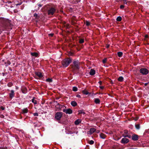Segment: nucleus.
Listing matches in <instances>:
<instances>
[{"mask_svg": "<svg viewBox=\"0 0 149 149\" xmlns=\"http://www.w3.org/2000/svg\"><path fill=\"white\" fill-rule=\"evenodd\" d=\"M71 60L70 58H68L64 59L62 62L63 65L64 67H67L71 63Z\"/></svg>", "mask_w": 149, "mask_h": 149, "instance_id": "1", "label": "nucleus"}, {"mask_svg": "<svg viewBox=\"0 0 149 149\" xmlns=\"http://www.w3.org/2000/svg\"><path fill=\"white\" fill-rule=\"evenodd\" d=\"M79 63L78 61H74L73 63V65L72 67L73 69L76 70L79 68Z\"/></svg>", "mask_w": 149, "mask_h": 149, "instance_id": "2", "label": "nucleus"}, {"mask_svg": "<svg viewBox=\"0 0 149 149\" xmlns=\"http://www.w3.org/2000/svg\"><path fill=\"white\" fill-rule=\"evenodd\" d=\"M140 72L143 74L146 75L147 74L148 72V70L146 68H141L140 70Z\"/></svg>", "mask_w": 149, "mask_h": 149, "instance_id": "3", "label": "nucleus"}, {"mask_svg": "<svg viewBox=\"0 0 149 149\" xmlns=\"http://www.w3.org/2000/svg\"><path fill=\"white\" fill-rule=\"evenodd\" d=\"M56 11V9L53 8H50L48 10V14L49 15H53Z\"/></svg>", "mask_w": 149, "mask_h": 149, "instance_id": "4", "label": "nucleus"}, {"mask_svg": "<svg viewBox=\"0 0 149 149\" xmlns=\"http://www.w3.org/2000/svg\"><path fill=\"white\" fill-rule=\"evenodd\" d=\"M62 116V114L61 112H57L56 113L55 116V118L58 120H60Z\"/></svg>", "mask_w": 149, "mask_h": 149, "instance_id": "5", "label": "nucleus"}, {"mask_svg": "<svg viewBox=\"0 0 149 149\" xmlns=\"http://www.w3.org/2000/svg\"><path fill=\"white\" fill-rule=\"evenodd\" d=\"M63 111L66 113H68L69 114H71L72 112V111L70 109H64L63 110Z\"/></svg>", "mask_w": 149, "mask_h": 149, "instance_id": "6", "label": "nucleus"}, {"mask_svg": "<svg viewBox=\"0 0 149 149\" xmlns=\"http://www.w3.org/2000/svg\"><path fill=\"white\" fill-rule=\"evenodd\" d=\"M129 141V140L125 138H123L121 140V143H127Z\"/></svg>", "mask_w": 149, "mask_h": 149, "instance_id": "7", "label": "nucleus"}, {"mask_svg": "<svg viewBox=\"0 0 149 149\" xmlns=\"http://www.w3.org/2000/svg\"><path fill=\"white\" fill-rule=\"evenodd\" d=\"M36 76L40 78H41L43 77L42 73L40 72H36L35 73Z\"/></svg>", "mask_w": 149, "mask_h": 149, "instance_id": "8", "label": "nucleus"}, {"mask_svg": "<svg viewBox=\"0 0 149 149\" xmlns=\"http://www.w3.org/2000/svg\"><path fill=\"white\" fill-rule=\"evenodd\" d=\"M132 139L133 140L136 141L138 139V135H133L132 136Z\"/></svg>", "mask_w": 149, "mask_h": 149, "instance_id": "9", "label": "nucleus"}, {"mask_svg": "<svg viewBox=\"0 0 149 149\" xmlns=\"http://www.w3.org/2000/svg\"><path fill=\"white\" fill-rule=\"evenodd\" d=\"M96 130L94 128H91L89 131L88 132V133H90V134H91L94 132Z\"/></svg>", "mask_w": 149, "mask_h": 149, "instance_id": "10", "label": "nucleus"}, {"mask_svg": "<svg viewBox=\"0 0 149 149\" xmlns=\"http://www.w3.org/2000/svg\"><path fill=\"white\" fill-rule=\"evenodd\" d=\"M14 92L13 90L11 91V93L9 94L10 97V98H12L14 96Z\"/></svg>", "mask_w": 149, "mask_h": 149, "instance_id": "11", "label": "nucleus"}, {"mask_svg": "<svg viewBox=\"0 0 149 149\" xmlns=\"http://www.w3.org/2000/svg\"><path fill=\"white\" fill-rule=\"evenodd\" d=\"M81 119H77L75 121L74 123L76 125H78L81 123Z\"/></svg>", "mask_w": 149, "mask_h": 149, "instance_id": "12", "label": "nucleus"}, {"mask_svg": "<svg viewBox=\"0 0 149 149\" xmlns=\"http://www.w3.org/2000/svg\"><path fill=\"white\" fill-rule=\"evenodd\" d=\"M90 74L91 75H93L95 74V71L93 69H91L90 72Z\"/></svg>", "mask_w": 149, "mask_h": 149, "instance_id": "13", "label": "nucleus"}, {"mask_svg": "<svg viewBox=\"0 0 149 149\" xmlns=\"http://www.w3.org/2000/svg\"><path fill=\"white\" fill-rule=\"evenodd\" d=\"M71 104L74 107H75L77 105V103L74 101L72 102Z\"/></svg>", "mask_w": 149, "mask_h": 149, "instance_id": "14", "label": "nucleus"}, {"mask_svg": "<svg viewBox=\"0 0 149 149\" xmlns=\"http://www.w3.org/2000/svg\"><path fill=\"white\" fill-rule=\"evenodd\" d=\"M100 136L101 138L104 139L106 137V135L104 134L101 133L100 135Z\"/></svg>", "mask_w": 149, "mask_h": 149, "instance_id": "15", "label": "nucleus"}, {"mask_svg": "<svg viewBox=\"0 0 149 149\" xmlns=\"http://www.w3.org/2000/svg\"><path fill=\"white\" fill-rule=\"evenodd\" d=\"M82 92L85 95H87L89 94L88 91L86 89L83 90L82 91Z\"/></svg>", "mask_w": 149, "mask_h": 149, "instance_id": "16", "label": "nucleus"}, {"mask_svg": "<svg viewBox=\"0 0 149 149\" xmlns=\"http://www.w3.org/2000/svg\"><path fill=\"white\" fill-rule=\"evenodd\" d=\"M94 102L96 104H99L100 103V100L98 98H95V99Z\"/></svg>", "mask_w": 149, "mask_h": 149, "instance_id": "17", "label": "nucleus"}, {"mask_svg": "<svg viewBox=\"0 0 149 149\" xmlns=\"http://www.w3.org/2000/svg\"><path fill=\"white\" fill-rule=\"evenodd\" d=\"M28 112V109L27 108L24 109L22 110L23 113H26Z\"/></svg>", "mask_w": 149, "mask_h": 149, "instance_id": "18", "label": "nucleus"}, {"mask_svg": "<svg viewBox=\"0 0 149 149\" xmlns=\"http://www.w3.org/2000/svg\"><path fill=\"white\" fill-rule=\"evenodd\" d=\"M31 54L32 56H35L36 57L38 55V53L36 52L31 53Z\"/></svg>", "mask_w": 149, "mask_h": 149, "instance_id": "19", "label": "nucleus"}, {"mask_svg": "<svg viewBox=\"0 0 149 149\" xmlns=\"http://www.w3.org/2000/svg\"><path fill=\"white\" fill-rule=\"evenodd\" d=\"M118 80L122 82L123 81V78L122 77H120L118 78Z\"/></svg>", "mask_w": 149, "mask_h": 149, "instance_id": "20", "label": "nucleus"}, {"mask_svg": "<svg viewBox=\"0 0 149 149\" xmlns=\"http://www.w3.org/2000/svg\"><path fill=\"white\" fill-rule=\"evenodd\" d=\"M79 114L83 113V114H85V112L83 110H80L78 111Z\"/></svg>", "mask_w": 149, "mask_h": 149, "instance_id": "21", "label": "nucleus"}, {"mask_svg": "<svg viewBox=\"0 0 149 149\" xmlns=\"http://www.w3.org/2000/svg\"><path fill=\"white\" fill-rule=\"evenodd\" d=\"M123 55L122 52H119L118 53V55L119 57H121Z\"/></svg>", "mask_w": 149, "mask_h": 149, "instance_id": "22", "label": "nucleus"}, {"mask_svg": "<svg viewBox=\"0 0 149 149\" xmlns=\"http://www.w3.org/2000/svg\"><path fill=\"white\" fill-rule=\"evenodd\" d=\"M122 20V18L121 17H118L116 19L117 21L120 22V21Z\"/></svg>", "mask_w": 149, "mask_h": 149, "instance_id": "23", "label": "nucleus"}, {"mask_svg": "<svg viewBox=\"0 0 149 149\" xmlns=\"http://www.w3.org/2000/svg\"><path fill=\"white\" fill-rule=\"evenodd\" d=\"M32 102L34 104H37V101L36 100H35L34 98L32 99Z\"/></svg>", "mask_w": 149, "mask_h": 149, "instance_id": "24", "label": "nucleus"}, {"mask_svg": "<svg viewBox=\"0 0 149 149\" xmlns=\"http://www.w3.org/2000/svg\"><path fill=\"white\" fill-rule=\"evenodd\" d=\"M46 81L48 82H50L52 81V80L51 79L48 78L46 80Z\"/></svg>", "mask_w": 149, "mask_h": 149, "instance_id": "25", "label": "nucleus"}, {"mask_svg": "<svg viewBox=\"0 0 149 149\" xmlns=\"http://www.w3.org/2000/svg\"><path fill=\"white\" fill-rule=\"evenodd\" d=\"M72 90L74 91H76L77 90V88L76 87H73Z\"/></svg>", "mask_w": 149, "mask_h": 149, "instance_id": "26", "label": "nucleus"}, {"mask_svg": "<svg viewBox=\"0 0 149 149\" xmlns=\"http://www.w3.org/2000/svg\"><path fill=\"white\" fill-rule=\"evenodd\" d=\"M85 23L87 26H88L90 25V22L88 21H86V22Z\"/></svg>", "mask_w": 149, "mask_h": 149, "instance_id": "27", "label": "nucleus"}, {"mask_svg": "<svg viewBox=\"0 0 149 149\" xmlns=\"http://www.w3.org/2000/svg\"><path fill=\"white\" fill-rule=\"evenodd\" d=\"M79 42L80 43H82L84 42V40L83 39H80L79 40Z\"/></svg>", "mask_w": 149, "mask_h": 149, "instance_id": "28", "label": "nucleus"}, {"mask_svg": "<svg viewBox=\"0 0 149 149\" xmlns=\"http://www.w3.org/2000/svg\"><path fill=\"white\" fill-rule=\"evenodd\" d=\"M136 127V129H139L140 128L139 125V124H136L135 125Z\"/></svg>", "mask_w": 149, "mask_h": 149, "instance_id": "29", "label": "nucleus"}, {"mask_svg": "<svg viewBox=\"0 0 149 149\" xmlns=\"http://www.w3.org/2000/svg\"><path fill=\"white\" fill-rule=\"evenodd\" d=\"M94 143V141L93 140H91L89 142V143L91 145L93 144Z\"/></svg>", "mask_w": 149, "mask_h": 149, "instance_id": "30", "label": "nucleus"}, {"mask_svg": "<svg viewBox=\"0 0 149 149\" xmlns=\"http://www.w3.org/2000/svg\"><path fill=\"white\" fill-rule=\"evenodd\" d=\"M107 59L105 58L102 60V62L103 63H105L107 61Z\"/></svg>", "mask_w": 149, "mask_h": 149, "instance_id": "31", "label": "nucleus"}, {"mask_svg": "<svg viewBox=\"0 0 149 149\" xmlns=\"http://www.w3.org/2000/svg\"><path fill=\"white\" fill-rule=\"evenodd\" d=\"M33 115L34 116H38V113H33Z\"/></svg>", "mask_w": 149, "mask_h": 149, "instance_id": "32", "label": "nucleus"}, {"mask_svg": "<svg viewBox=\"0 0 149 149\" xmlns=\"http://www.w3.org/2000/svg\"><path fill=\"white\" fill-rule=\"evenodd\" d=\"M73 3H75L76 2H77L79 1L78 0H72Z\"/></svg>", "mask_w": 149, "mask_h": 149, "instance_id": "33", "label": "nucleus"}, {"mask_svg": "<svg viewBox=\"0 0 149 149\" xmlns=\"http://www.w3.org/2000/svg\"><path fill=\"white\" fill-rule=\"evenodd\" d=\"M54 34L53 33H50L49 34V37H52L53 36Z\"/></svg>", "mask_w": 149, "mask_h": 149, "instance_id": "34", "label": "nucleus"}, {"mask_svg": "<svg viewBox=\"0 0 149 149\" xmlns=\"http://www.w3.org/2000/svg\"><path fill=\"white\" fill-rule=\"evenodd\" d=\"M0 149H7L6 147H0Z\"/></svg>", "mask_w": 149, "mask_h": 149, "instance_id": "35", "label": "nucleus"}, {"mask_svg": "<svg viewBox=\"0 0 149 149\" xmlns=\"http://www.w3.org/2000/svg\"><path fill=\"white\" fill-rule=\"evenodd\" d=\"M120 8L121 9H123L124 8V6L123 5H121L120 6Z\"/></svg>", "mask_w": 149, "mask_h": 149, "instance_id": "36", "label": "nucleus"}, {"mask_svg": "<svg viewBox=\"0 0 149 149\" xmlns=\"http://www.w3.org/2000/svg\"><path fill=\"white\" fill-rule=\"evenodd\" d=\"M14 13H17V12H18V11L16 9H15L14 10Z\"/></svg>", "mask_w": 149, "mask_h": 149, "instance_id": "37", "label": "nucleus"}, {"mask_svg": "<svg viewBox=\"0 0 149 149\" xmlns=\"http://www.w3.org/2000/svg\"><path fill=\"white\" fill-rule=\"evenodd\" d=\"M123 3H125V4H127V1H126V0H123Z\"/></svg>", "mask_w": 149, "mask_h": 149, "instance_id": "38", "label": "nucleus"}, {"mask_svg": "<svg viewBox=\"0 0 149 149\" xmlns=\"http://www.w3.org/2000/svg\"><path fill=\"white\" fill-rule=\"evenodd\" d=\"M76 97H78L80 98L81 97V96L79 95H76Z\"/></svg>", "mask_w": 149, "mask_h": 149, "instance_id": "39", "label": "nucleus"}, {"mask_svg": "<svg viewBox=\"0 0 149 149\" xmlns=\"http://www.w3.org/2000/svg\"><path fill=\"white\" fill-rule=\"evenodd\" d=\"M99 87L101 89H103L104 88V87L103 86H100Z\"/></svg>", "mask_w": 149, "mask_h": 149, "instance_id": "40", "label": "nucleus"}, {"mask_svg": "<svg viewBox=\"0 0 149 149\" xmlns=\"http://www.w3.org/2000/svg\"><path fill=\"white\" fill-rule=\"evenodd\" d=\"M98 83L100 85H101L102 83V82L101 81H99Z\"/></svg>", "mask_w": 149, "mask_h": 149, "instance_id": "41", "label": "nucleus"}, {"mask_svg": "<svg viewBox=\"0 0 149 149\" xmlns=\"http://www.w3.org/2000/svg\"><path fill=\"white\" fill-rule=\"evenodd\" d=\"M38 6L39 7H41L42 6V5L40 4H39L38 5Z\"/></svg>", "mask_w": 149, "mask_h": 149, "instance_id": "42", "label": "nucleus"}, {"mask_svg": "<svg viewBox=\"0 0 149 149\" xmlns=\"http://www.w3.org/2000/svg\"><path fill=\"white\" fill-rule=\"evenodd\" d=\"M38 16V15L37 14H34V16L35 17H37Z\"/></svg>", "mask_w": 149, "mask_h": 149, "instance_id": "43", "label": "nucleus"}, {"mask_svg": "<svg viewBox=\"0 0 149 149\" xmlns=\"http://www.w3.org/2000/svg\"><path fill=\"white\" fill-rule=\"evenodd\" d=\"M21 3H19V4H16V6H18V5H21Z\"/></svg>", "mask_w": 149, "mask_h": 149, "instance_id": "44", "label": "nucleus"}, {"mask_svg": "<svg viewBox=\"0 0 149 149\" xmlns=\"http://www.w3.org/2000/svg\"><path fill=\"white\" fill-rule=\"evenodd\" d=\"M109 47V45H107V46H106V47H107V48H108Z\"/></svg>", "mask_w": 149, "mask_h": 149, "instance_id": "45", "label": "nucleus"}, {"mask_svg": "<svg viewBox=\"0 0 149 149\" xmlns=\"http://www.w3.org/2000/svg\"><path fill=\"white\" fill-rule=\"evenodd\" d=\"M147 84H148V83H145V86H146L147 85Z\"/></svg>", "mask_w": 149, "mask_h": 149, "instance_id": "46", "label": "nucleus"}, {"mask_svg": "<svg viewBox=\"0 0 149 149\" xmlns=\"http://www.w3.org/2000/svg\"><path fill=\"white\" fill-rule=\"evenodd\" d=\"M148 37V35H146V36H145V37H146V38H147V37Z\"/></svg>", "mask_w": 149, "mask_h": 149, "instance_id": "47", "label": "nucleus"}, {"mask_svg": "<svg viewBox=\"0 0 149 149\" xmlns=\"http://www.w3.org/2000/svg\"><path fill=\"white\" fill-rule=\"evenodd\" d=\"M1 108V109H2V110H3L4 109V108L3 107H2Z\"/></svg>", "mask_w": 149, "mask_h": 149, "instance_id": "48", "label": "nucleus"}, {"mask_svg": "<svg viewBox=\"0 0 149 149\" xmlns=\"http://www.w3.org/2000/svg\"><path fill=\"white\" fill-rule=\"evenodd\" d=\"M126 136V137H128V136L127 135ZM128 137H129V138H130V136H128Z\"/></svg>", "mask_w": 149, "mask_h": 149, "instance_id": "49", "label": "nucleus"}, {"mask_svg": "<svg viewBox=\"0 0 149 149\" xmlns=\"http://www.w3.org/2000/svg\"><path fill=\"white\" fill-rule=\"evenodd\" d=\"M9 62V64H10V62Z\"/></svg>", "mask_w": 149, "mask_h": 149, "instance_id": "50", "label": "nucleus"}]
</instances>
